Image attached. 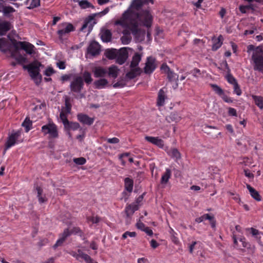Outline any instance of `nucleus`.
<instances>
[{
    "label": "nucleus",
    "mask_w": 263,
    "mask_h": 263,
    "mask_svg": "<svg viewBox=\"0 0 263 263\" xmlns=\"http://www.w3.org/2000/svg\"><path fill=\"white\" fill-rule=\"evenodd\" d=\"M213 45L212 46V49L213 50H216L220 48L222 44V37L220 35L217 39H215L213 41Z\"/></svg>",
    "instance_id": "34"
},
{
    "label": "nucleus",
    "mask_w": 263,
    "mask_h": 263,
    "mask_svg": "<svg viewBox=\"0 0 263 263\" xmlns=\"http://www.w3.org/2000/svg\"><path fill=\"white\" fill-rule=\"evenodd\" d=\"M11 28V24L8 22L0 23V35H3L9 31Z\"/></svg>",
    "instance_id": "24"
},
{
    "label": "nucleus",
    "mask_w": 263,
    "mask_h": 263,
    "mask_svg": "<svg viewBox=\"0 0 263 263\" xmlns=\"http://www.w3.org/2000/svg\"><path fill=\"white\" fill-rule=\"evenodd\" d=\"M247 187L248 189L251 196L256 200L259 201L261 200V196L259 193L249 184H247Z\"/></svg>",
    "instance_id": "23"
},
{
    "label": "nucleus",
    "mask_w": 263,
    "mask_h": 263,
    "mask_svg": "<svg viewBox=\"0 0 263 263\" xmlns=\"http://www.w3.org/2000/svg\"><path fill=\"white\" fill-rule=\"evenodd\" d=\"M83 77L84 81L87 84H89L92 82V79L91 78V74L89 72L85 71L83 73Z\"/></svg>",
    "instance_id": "43"
},
{
    "label": "nucleus",
    "mask_w": 263,
    "mask_h": 263,
    "mask_svg": "<svg viewBox=\"0 0 263 263\" xmlns=\"http://www.w3.org/2000/svg\"><path fill=\"white\" fill-rule=\"evenodd\" d=\"M125 29L123 31L124 35L121 37V41L123 44H128L132 38L130 36V32L131 30L129 28L123 27Z\"/></svg>",
    "instance_id": "18"
},
{
    "label": "nucleus",
    "mask_w": 263,
    "mask_h": 263,
    "mask_svg": "<svg viewBox=\"0 0 263 263\" xmlns=\"http://www.w3.org/2000/svg\"><path fill=\"white\" fill-rule=\"evenodd\" d=\"M80 6L82 9H86L88 8H93L92 5L86 0L81 1L79 3Z\"/></svg>",
    "instance_id": "44"
},
{
    "label": "nucleus",
    "mask_w": 263,
    "mask_h": 263,
    "mask_svg": "<svg viewBox=\"0 0 263 263\" xmlns=\"http://www.w3.org/2000/svg\"><path fill=\"white\" fill-rule=\"evenodd\" d=\"M227 81L228 82L232 85H235V83H237L236 79L231 75L229 74L227 77Z\"/></svg>",
    "instance_id": "55"
},
{
    "label": "nucleus",
    "mask_w": 263,
    "mask_h": 263,
    "mask_svg": "<svg viewBox=\"0 0 263 263\" xmlns=\"http://www.w3.org/2000/svg\"><path fill=\"white\" fill-rule=\"evenodd\" d=\"M107 141L109 143H118L119 142V139L117 138L114 137L112 138L107 139Z\"/></svg>",
    "instance_id": "60"
},
{
    "label": "nucleus",
    "mask_w": 263,
    "mask_h": 263,
    "mask_svg": "<svg viewBox=\"0 0 263 263\" xmlns=\"http://www.w3.org/2000/svg\"><path fill=\"white\" fill-rule=\"evenodd\" d=\"M138 205L137 204H129L125 209V212L127 217H130L134 213L138 210Z\"/></svg>",
    "instance_id": "22"
},
{
    "label": "nucleus",
    "mask_w": 263,
    "mask_h": 263,
    "mask_svg": "<svg viewBox=\"0 0 263 263\" xmlns=\"http://www.w3.org/2000/svg\"><path fill=\"white\" fill-rule=\"evenodd\" d=\"M41 130L44 135L48 134L50 138H56L58 137L57 126L53 123H49L43 125Z\"/></svg>",
    "instance_id": "4"
},
{
    "label": "nucleus",
    "mask_w": 263,
    "mask_h": 263,
    "mask_svg": "<svg viewBox=\"0 0 263 263\" xmlns=\"http://www.w3.org/2000/svg\"><path fill=\"white\" fill-rule=\"evenodd\" d=\"M21 134V132L17 130L15 132L11 133L9 136L8 140L5 144V152L19 142L18 139L20 137Z\"/></svg>",
    "instance_id": "8"
},
{
    "label": "nucleus",
    "mask_w": 263,
    "mask_h": 263,
    "mask_svg": "<svg viewBox=\"0 0 263 263\" xmlns=\"http://www.w3.org/2000/svg\"><path fill=\"white\" fill-rule=\"evenodd\" d=\"M137 227L142 231H143L145 228V225L141 221H139L137 223Z\"/></svg>",
    "instance_id": "63"
},
{
    "label": "nucleus",
    "mask_w": 263,
    "mask_h": 263,
    "mask_svg": "<svg viewBox=\"0 0 263 263\" xmlns=\"http://www.w3.org/2000/svg\"><path fill=\"white\" fill-rule=\"evenodd\" d=\"M88 221L91 222L92 223H97L100 221V218L98 216L89 217L87 218Z\"/></svg>",
    "instance_id": "54"
},
{
    "label": "nucleus",
    "mask_w": 263,
    "mask_h": 263,
    "mask_svg": "<svg viewBox=\"0 0 263 263\" xmlns=\"http://www.w3.org/2000/svg\"><path fill=\"white\" fill-rule=\"evenodd\" d=\"M26 3L29 5L27 8L31 9L40 5V0H27Z\"/></svg>",
    "instance_id": "36"
},
{
    "label": "nucleus",
    "mask_w": 263,
    "mask_h": 263,
    "mask_svg": "<svg viewBox=\"0 0 263 263\" xmlns=\"http://www.w3.org/2000/svg\"><path fill=\"white\" fill-rule=\"evenodd\" d=\"M54 73V70L51 67H48L45 70L44 74L48 77L51 76L52 74Z\"/></svg>",
    "instance_id": "52"
},
{
    "label": "nucleus",
    "mask_w": 263,
    "mask_h": 263,
    "mask_svg": "<svg viewBox=\"0 0 263 263\" xmlns=\"http://www.w3.org/2000/svg\"><path fill=\"white\" fill-rule=\"evenodd\" d=\"M145 139L148 142L157 145V146L162 148L164 146V142L163 141L160 139L159 137H155L151 136H146Z\"/></svg>",
    "instance_id": "14"
},
{
    "label": "nucleus",
    "mask_w": 263,
    "mask_h": 263,
    "mask_svg": "<svg viewBox=\"0 0 263 263\" xmlns=\"http://www.w3.org/2000/svg\"><path fill=\"white\" fill-rule=\"evenodd\" d=\"M209 220L210 221L211 227L213 228H215L216 227V221L214 219V216H211V218L209 219Z\"/></svg>",
    "instance_id": "62"
},
{
    "label": "nucleus",
    "mask_w": 263,
    "mask_h": 263,
    "mask_svg": "<svg viewBox=\"0 0 263 263\" xmlns=\"http://www.w3.org/2000/svg\"><path fill=\"white\" fill-rule=\"evenodd\" d=\"M141 58L139 54L136 53L133 58L132 61L130 64V67H139L138 64L141 61Z\"/></svg>",
    "instance_id": "33"
},
{
    "label": "nucleus",
    "mask_w": 263,
    "mask_h": 263,
    "mask_svg": "<svg viewBox=\"0 0 263 263\" xmlns=\"http://www.w3.org/2000/svg\"><path fill=\"white\" fill-rule=\"evenodd\" d=\"M211 218V215L208 214H205L202 216L196 218L195 221L197 223H200L205 220H209Z\"/></svg>",
    "instance_id": "46"
},
{
    "label": "nucleus",
    "mask_w": 263,
    "mask_h": 263,
    "mask_svg": "<svg viewBox=\"0 0 263 263\" xmlns=\"http://www.w3.org/2000/svg\"><path fill=\"white\" fill-rule=\"evenodd\" d=\"M100 52V45L96 41H92L87 48V54L91 56H95Z\"/></svg>",
    "instance_id": "10"
},
{
    "label": "nucleus",
    "mask_w": 263,
    "mask_h": 263,
    "mask_svg": "<svg viewBox=\"0 0 263 263\" xmlns=\"http://www.w3.org/2000/svg\"><path fill=\"white\" fill-rule=\"evenodd\" d=\"M171 177V171L169 168L165 170V173L162 175L161 178V184H166Z\"/></svg>",
    "instance_id": "29"
},
{
    "label": "nucleus",
    "mask_w": 263,
    "mask_h": 263,
    "mask_svg": "<svg viewBox=\"0 0 263 263\" xmlns=\"http://www.w3.org/2000/svg\"><path fill=\"white\" fill-rule=\"evenodd\" d=\"M166 98L165 93L163 89H161L158 92L157 104L158 106H163L164 104Z\"/></svg>",
    "instance_id": "26"
},
{
    "label": "nucleus",
    "mask_w": 263,
    "mask_h": 263,
    "mask_svg": "<svg viewBox=\"0 0 263 263\" xmlns=\"http://www.w3.org/2000/svg\"><path fill=\"white\" fill-rule=\"evenodd\" d=\"M126 47L121 48L117 52L116 56V62L121 65L123 64L128 58V52Z\"/></svg>",
    "instance_id": "11"
},
{
    "label": "nucleus",
    "mask_w": 263,
    "mask_h": 263,
    "mask_svg": "<svg viewBox=\"0 0 263 263\" xmlns=\"http://www.w3.org/2000/svg\"><path fill=\"white\" fill-rule=\"evenodd\" d=\"M14 11V9L11 6H5L3 7V12L5 15L13 13Z\"/></svg>",
    "instance_id": "49"
},
{
    "label": "nucleus",
    "mask_w": 263,
    "mask_h": 263,
    "mask_svg": "<svg viewBox=\"0 0 263 263\" xmlns=\"http://www.w3.org/2000/svg\"><path fill=\"white\" fill-rule=\"evenodd\" d=\"M80 232V230L78 228H73L72 229L69 230V229H65L63 233L61 234L60 238L57 241L55 245L53 246V248L55 249L59 246H61L64 242L66 238L69 236L72 233H78Z\"/></svg>",
    "instance_id": "6"
},
{
    "label": "nucleus",
    "mask_w": 263,
    "mask_h": 263,
    "mask_svg": "<svg viewBox=\"0 0 263 263\" xmlns=\"http://www.w3.org/2000/svg\"><path fill=\"white\" fill-rule=\"evenodd\" d=\"M255 104L260 108L263 109V97L258 96H252Z\"/></svg>",
    "instance_id": "31"
},
{
    "label": "nucleus",
    "mask_w": 263,
    "mask_h": 263,
    "mask_svg": "<svg viewBox=\"0 0 263 263\" xmlns=\"http://www.w3.org/2000/svg\"><path fill=\"white\" fill-rule=\"evenodd\" d=\"M150 243L151 246L154 249L157 248L159 245V243L154 239H152Z\"/></svg>",
    "instance_id": "64"
},
{
    "label": "nucleus",
    "mask_w": 263,
    "mask_h": 263,
    "mask_svg": "<svg viewBox=\"0 0 263 263\" xmlns=\"http://www.w3.org/2000/svg\"><path fill=\"white\" fill-rule=\"evenodd\" d=\"M84 83L83 78L81 76H75L70 84L71 91L79 93L83 88Z\"/></svg>",
    "instance_id": "5"
},
{
    "label": "nucleus",
    "mask_w": 263,
    "mask_h": 263,
    "mask_svg": "<svg viewBox=\"0 0 263 263\" xmlns=\"http://www.w3.org/2000/svg\"><path fill=\"white\" fill-rule=\"evenodd\" d=\"M67 126H64L65 128L67 130H75L80 127L79 123L76 122H68Z\"/></svg>",
    "instance_id": "38"
},
{
    "label": "nucleus",
    "mask_w": 263,
    "mask_h": 263,
    "mask_svg": "<svg viewBox=\"0 0 263 263\" xmlns=\"http://www.w3.org/2000/svg\"><path fill=\"white\" fill-rule=\"evenodd\" d=\"M67 115L68 114L65 113L63 110H61L60 114V118L63 122L64 126H66V124H68L69 122L67 120Z\"/></svg>",
    "instance_id": "41"
},
{
    "label": "nucleus",
    "mask_w": 263,
    "mask_h": 263,
    "mask_svg": "<svg viewBox=\"0 0 263 263\" xmlns=\"http://www.w3.org/2000/svg\"><path fill=\"white\" fill-rule=\"evenodd\" d=\"M193 76L195 77H198L201 75V72L199 69L195 68L192 71Z\"/></svg>",
    "instance_id": "58"
},
{
    "label": "nucleus",
    "mask_w": 263,
    "mask_h": 263,
    "mask_svg": "<svg viewBox=\"0 0 263 263\" xmlns=\"http://www.w3.org/2000/svg\"><path fill=\"white\" fill-rule=\"evenodd\" d=\"M69 254L78 260H84L86 263H98L95 261L88 254L84 253L82 250L79 249L77 252L71 251Z\"/></svg>",
    "instance_id": "7"
},
{
    "label": "nucleus",
    "mask_w": 263,
    "mask_h": 263,
    "mask_svg": "<svg viewBox=\"0 0 263 263\" xmlns=\"http://www.w3.org/2000/svg\"><path fill=\"white\" fill-rule=\"evenodd\" d=\"M140 73L141 69L139 67H130V70L126 73V77L129 79H132L139 75Z\"/></svg>",
    "instance_id": "17"
},
{
    "label": "nucleus",
    "mask_w": 263,
    "mask_h": 263,
    "mask_svg": "<svg viewBox=\"0 0 263 263\" xmlns=\"http://www.w3.org/2000/svg\"><path fill=\"white\" fill-rule=\"evenodd\" d=\"M78 119L80 122L87 125H91L93 122V119L86 115L79 114L78 115Z\"/></svg>",
    "instance_id": "19"
},
{
    "label": "nucleus",
    "mask_w": 263,
    "mask_h": 263,
    "mask_svg": "<svg viewBox=\"0 0 263 263\" xmlns=\"http://www.w3.org/2000/svg\"><path fill=\"white\" fill-rule=\"evenodd\" d=\"M73 161L77 165H83L86 162L85 158L83 157L73 158Z\"/></svg>",
    "instance_id": "48"
},
{
    "label": "nucleus",
    "mask_w": 263,
    "mask_h": 263,
    "mask_svg": "<svg viewBox=\"0 0 263 263\" xmlns=\"http://www.w3.org/2000/svg\"><path fill=\"white\" fill-rule=\"evenodd\" d=\"M11 56L15 59L18 63L23 64L26 62V58L24 56L20 54L17 50L12 52Z\"/></svg>",
    "instance_id": "21"
},
{
    "label": "nucleus",
    "mask_w": 263,
    "mask_h": 263,
    "mask_svg": "<svg viewBox=\"0 0 263 263\" xmlns=\"http://www.w3.org/2000/svg\"><path fill=\"white\" fill-rule=\"evenodd\" d=\"M92 71L96 78L104 77L107 75L108 72L107 69L101 66L96 67Z\"/></svg>",
    "instance_id": "12"
},
{
    "label": "nucleus",
    "mask_w": 263,
    "mask_h": 263,
    "mask_svg": "<svg viewBox=\"0 0 263 263\" xmlns=\"http://www.w3.org/2000/svg\"><path fill=\"white\" fill-rule=\"evenodd\" d=\"M143 4L144 2L142 0H134L130 7L127 10H131L134 12H136L142 7Z\"/></svg>",
    "instance_id": "20"
},
{
    "label": "nucleus",
    "mask_w": 263,
    "mask_h": 263,
    "mask_svg": "<svg viewBox=\"0 0 263 263\" xmlns=\"http://www.w3.org/2000/svg\"><path fill=\"white\" fill-rule=\"evenodd\" d=\"M74 29L75 28L72 24L64 22L59 24L57 33L60 39H62L63 37L66 36L71 32L73 31Z\"/></svg>",
    "instance_id": "3"
},
{
    "label": "nucleus",
    "mask_w": 263,
    "mask_h": 263,
    "mask_svg": "<svg viewBox=\"0 0 263 263\" xmlns=\"http://www.w3.org/2000/svg\"><path fill=\"white\" fill-rule=\"evenodd\" d=\"M20 47L24 49L27 53L31 54L33 53L34 51V46L28 42H19Z\"/></svg>",
    "instance_id": "15"
},
{
    "label": "nucleus",
    "mask_w": 263,
    "mask_h": 263,
    "mask_svg": "<svg viewBox=\"0 0 263 263\" xmlns=\"http://www.w3.org/2000/svg\"><path fill=\"white\" fill-rule=\"evenodd\" d=\"M181 119V117L176 112L171 113L168 116L166 117V120L168 122L179 121Z\"/></svg>",
    "instance_id": "25"
},
{
    "label": "nucleus",
    "mask_w": 263,
    "mask_h": 263,
    "mask_svg": "<svg viewBox=\"0 0 263 263\" xmlns=\"http://www.w3.org/2000/svg\"><path fill=\"white\" fill-rule=\"evenodd\" d=\"M244 173L245 176L249 178H252L253 179L254 178V175L253 173H251L250 171L248 169H245L244 170Z\"/></svg>",
    "instance_id": "57"
},
{
    "label": "nucleus",
    "mask_w": 263,
    "mask_h": 263,
    "mask_svg": "<svg viewBox=\"0 0 263 263\" xmlns=\"http://www.w3.org/2000/svg\"><path fill=\"white\" fill-rule=\"evenodd\" d=\"M167 78L171 81L178 79L177 75L175 73L173 72L172 71H171V70L168 72H167Z\"/></svg>",
    "instance_id": "51"
},
{
    "label": "nucleus",
    "mask_w": 263,
    "mask_h": 263,
    "mask_svg": "<svg viewBox=\"0 0 263 263\" xmlns=\"http://www.w3.org/2000/svg\"><path fill=\"white\" fill-rule=\"evenodd\" d=\"M108 82L105 79H100L94 82L96 88L98 89H102L105 88L108 84Z\"/></svg>",
    "instance_id": "27"
},
{
    "label": "nucleus",
    "mask_w": 263,
    "mask_h": 263,
    "mask_svg": "<svg viewBox=\"0 0 263 263\" xmlns=\"http://www.w3.org/2000/svg\"><path fill=\"white\" fill-rule=\"evenodd\" d=\"M168 154L173 158L175 159L176 160L180 159L181 158V154L179 152L176 148L171 149Z\"/></svg>",
    "instance_id": "39"
},
{
    "label": "nucleus",
    "mask_w": 263,
    "mask_h": 263,
    "mask_svg": "<svg viewBox=\"0 0 263 263\" xmlns=\"http://www.w3.org/2000/svg\"><path fill=\"white\" fill-rule=\"evenodd\" d=\"M22 126L25 128L26 132H28L31 129L32 126V122L29 119L26 118V119L22 123Z\"/></svg>",
    "instance_id": "42"
},
{
    "label": "nucleus",
    "mask_w": 263,
    "mask_h": 263,
    "mask_svg": "<svg viewBox=\"0 0 263 263\" xmlns=\"http://www.w3.org/2000/svg\"><path fill=\"white\" fill-rule=\"evenodd\" d=\"M62 110H63L64 112L66 114H69L71 110L70 106L69 105V104L66 102L65 103V107L62 109Z\"/></svg>",
    "instance_id": "59"
},
{
    "label": "nucleus",
    "mask_w": 263,
    "mask_h": 263,
    "mask_svg": "<svg viewBox=\"0 0 263 263\" xmlns=\"http://www.w3.org/2000/svg\"><path fill=\"white\" fill-rule=\"evenodd\" d=\"M234 86V92L237 95L240 96L241 95V90L238 84V83H235Z\"/></svg>",
    "instance_id": "53"
},
{
    "label": "nucleus",
    "mask_w": 263,
    "mask_h": 263,
    "mask_svg": "<svg viewBox=\"0 0 263 263\" xmlns=\"http://www.w3.org/2000/svg\"><path fill=\"white\" fill-rule=\"evenodd\" d=\"M111 34L110 32L108 30H105L101 33V39L104 42H109L111 39Z\"/></svg>",
    "instance_id": "37"
},
{
    "label": "nucleus",
    "mask_w": 263,
    "mask_h": 263,
    "mask_svg": "<svg viewBox=\"0 0 263 263\" xmlns=\"http://www.w3.org/2000/svg\"><path fill=\"white\" fill-rule=\"evenodd\" d=\"M8 48V44L5 39H0V50L6 52Z\"/></svg>",
    "instance_id": "40"
},
{
    "label": "nucleus",
    "mask_w": 263,
    "mask_h": 263,
    "mask_svg": "<svg viewBox=\"0 0 263 263\" xmlns=\"http://www.w3.org/2000/svg\"><path fill=\"white\" fill-rule=\"evenodd\" d=\"M136 233L135 232L126 231L122 235V238L123 239H126L128 237H136Z\"/></svg>",
    "instance_id": "50"
},
{
    "label": "nucleus",
    "mask_w": 263,
    "mask_h": 263,
    "mask_svg": "<svg viewBox=\"0 0 263 263\" xmlns=\"http://www.w3.org/2000/svg\"><path fill=\"white\" fill-rule=\"evenodd\" d=\"M246 231H249L252 236H254L257 240L260 241L261 235L262 234L261 232L253 228H247Z\"/></svg>",
    "instance_id": "28"
},
{
    "label": "nucleus",
    "mask_w": 263,
    "mask_h": 263,
    "mask_svg": "<svg viewBox=\"0 0 263 263\" xmlns=\"http://www.w3.org/2000/svg\"><path fill=\"white\" fill-rule=\"evenodd\" d=\"M211 86L215 93H216L219 96H220L221 95H223V93L224 92L223 90L218 85L216 84H211Z\"/></svg>",
    "instance_id": "45"
},
{
    "label": "nucleus",
    "mask_w": 263,
    "mask_h": 263,
    "mask_svg": "<svg viewBox=\"0 0 263 263\" xmlns=\"http://www.w3.org/2000/svg\"><path fill=\"white\" fill-rule=\"evenodd\" d=\"M125 188L126 191L132 192L133 189V180L129 178H126L124 179Z\"/></svg>",
    "instance_id": "30"
},
{
    "label": "nucleus",
    "mask_w": 263,
    "mask_h": 263,
    "mask_svg": "<svg viewBox=\"0 0 263 263\" xmlns=\"http://www.w3.org/2000/svg\"><path fill=\"white\" fill-rule=\"evenodd\" d=\"M92 28V26L91 24V20L85 21L84 24L81 28V30L83 32H86L87 31L88 33H89L91 30Z\"/></svg>",
    "instance_id": "35"
},
{
    "label": "nucleus",
    "mask_w": 263,
    "mask_h": 263,
    "mask_svg": "<svg viewBox=\"0 0 263 263\" xmlns=\"http://www.w3.org/2000/svg\"><path fill=\"white\" fill-rule=\"evenodd\" d=\"M107 75L114 79H116L120 72V69L115 65H111L108 69Z\"/></svg>",
    "instance_id": "16"
},
{
    "label": "nucleus",
    "mask_w": 263,
    "mask_h": 263,
    "mask_svg": "<svg viewBox=\"0 0 263 263\" xmlns=\"http://www.w3.org/2000/svg\"><path fill=\"white\" fill-rule=\"evenodd\" d=\"M155 60L151 57L148 58L144 68L145 72L151 73L155 70Z\"/></svg>",
    "instance_id": "13"
},
{
    "label": "nucleus",
    "mask_w": 263,
    "mask_h": 263,
    "mask_svg": "<svg viewBox=\"0 0 263 263\" xmlns=\"http://www.w3.org/2000/svg\"><path fill=\"white\" fill-rule=\"evenodd\" d=\"M28 71L32 79L36 84H39L41 81L42 77L40 74L39 68L37 66L30 65Z\"/></svg>",
    "instance_id": "9"
},
{
    "label": "nucleus",
    "mask_w": 263,
    "mask_h": 263,
    "mask_svg": "<svg viewBox=\"0 0 263 263\" xmlns=\"http://www.w3.org/2000/svg\"><path fill=\"white\" fill-rule=\"evenodd\" d=\"M153 21V16L148 10H144L138 13L131 10H126L120 19L116 21L115 25L129 28L132 34L136 36L139 29V25L150 27Z\"/></svg>",
    "instance_id": "1"
},
{
    "label": "nucleus",
    "mask_w": 263,
    "mask_h": 263,
    "mask_svg": "<svg viewBox=\"0 0 263 263\" xmlns=\"http://www.w3.org/2000/svg\"><path fill=\"white\" fill-rule=\"evenodd\" d=\"M37 197L40 203H43L47 201V199L45 196L42 195L43 190L40 187H36Z\"/></svg>",
    "instance_id": "32"
},
{
    "label": "nucleus",
    "mask_w": 263,
    "mask_h": 263,
    "mask_svg": "<svg viewBox=\"0 0 263 263\" xmlns=\"http://www.w3.org/2000/svg\"><path fill=\"white\" fill-rule=\"evenodd\" d=\"M177 235H173L171 236L172 241L175 244L178 245L179 243V240L176 236Z\"/></svg>",
    "instance_id": "61"
},
{
    "label": "nucleus",
    "mask_w": 263,
    "mask_h": 263,
    "mask_svg": "<svg viewBox=\"0 0 263 263\" xmlns=\"http://www.w3.org/2000/svg\"><path fill=\"white\" fill-rule=\"evenodd\" d=\"M220 97L226 102L232 103L233 101L230 98L228 97L227 95H226L224 92L223 93V95H221Z\"/></svg>",
    "instance_id": "56"
},
{
    "label": "nucleus",
    "mask_w": 263,
    "mask_h": 263,
    "mask_svg": "<svg viewBox=\"0 0 263 263\" xmlns=\"http://www.w3.org/2000/svg\"><path fill=\"white\" fill-rule=\"evenodd\" d=\"M248 52L253 51L252 59L254 64V69L260 71H263V49L261 47L256 48L252 45L247 47Z\"/></svg>",
    "instance_id": "2"
},
{
    "label": "nucleus",
    "mask_w": 263,
    "mask_h": 263,
    "mask_svg": "<svg viewBox=\"0 0 263 263\" xmlns=\"http://www.w3.org/2000/svg\"><path fill=\"white\" fill-rule=\"evenodd\" d=\"M117 53L116 50H108L106 52V57L109 59H116Z\"/></svg>",
    "instance_id": "47"
}]
</instances>
